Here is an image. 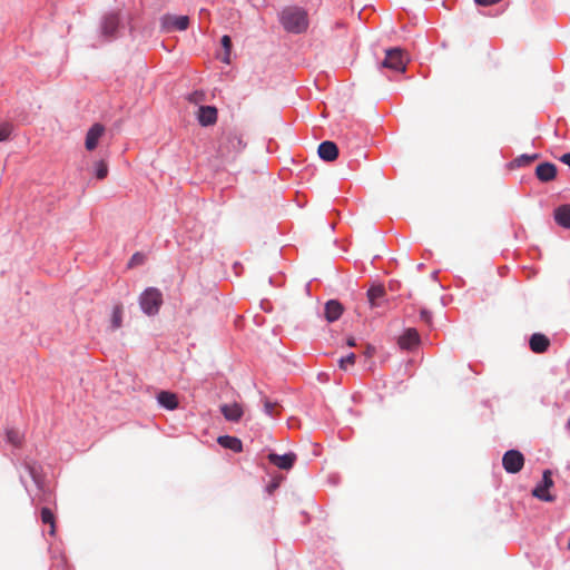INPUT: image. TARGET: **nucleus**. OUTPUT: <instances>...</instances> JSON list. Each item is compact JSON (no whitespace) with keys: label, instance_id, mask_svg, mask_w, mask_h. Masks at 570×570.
I'll return each mask as SVG.
<instances>
[{"label":"nucleus","instance_id":"1","mask_svg":"<svg viewBox=\"0 0 570 570\" xmlns=\"http://www.w3.org/2000/svg\"><path fill=\"white\" fill-rule=\"evenodd\" d=\"M131 20V14H126L121 9H110L104 12L97 28L98 38L102 42L111 43L124 35L127 27L132 36L135 28Z\"/></svg>","mask_w":570,"mask_h":570},{"label":"nucleus","instance_id":"2","mask_svg":"<svg viewBox=\"0 0 570 570\" xmlns=\"http://www.w3.org/2000/svg\"><path fill=\"white\" fill-rule=\"evenodd\" d=\"M277 21L283 30L291 35H304L309 28V16L306 8L288 4L277 11Z\"/></svg>","mask_w":570,"mask_h":570},{"label":"nucleus","instance_id":"3","mask_svg":"<svg viewBox=\"0 0 570 570\" xmlns=\"http://www.w3.org/2000/svg\"><path fill=\"white\" fill-rule=\"evenodd\" d=\"M384 58L377 61L380 70L387 69L396 75L405 72L410 59L401 47H389L384 50Z\"/></svg>","mask_w":570,"mask_h":570},{"label":"nucleus","instance_id":"4","mask_svg":"<svg viewBox=\"0 0 570 570\" xmlns=\"http://www.w3.org/2000/svg\"><path fill=\"white\" fill-rule=\"evenodd\" d=\"M139 304L145 314L154 316L163 305V294L158 288L148 287L141 293Z\"/></svg>","mask_w":570,"mask_h":570},{"label":"nucleus","instance_id":"5","mask_svg":"<svg viewBox=\"0 0 570 570\" xmlns=\"http://www.w3.org/2000/svg\"><path fill=\"white\" fill-rule=\"evenodd\" d=\"M160 32L186 31L190 24V18L186 14L166 12L159 18Z\"/></svg>","mask_w":570,"mask_h":570},{"label":"nucleus","instance_id":"6","mask_svg":"<svg viewBox=\"0 0 570 570\" xmlns=\"http://www.w3.org/2000/svg\"><path fill=\"white\" fill-rule=\"evenodd\" d=\"M195 118L200 127H212L217 122L218 109L215 105H199Z\"/></svg>","mask_w":570,"mask_h":570},{"label":"nucleus","instance_id":"7","mask_svg":"<svg viewBox=\"0 0 570 570\" xmlns=\"http://www.w3.org/2000/svg\"><path fill=\"white\" fill-rule=\"evenodd\" d=\"M502 465L508 473H518L524 465V456L518 450H509L503 454Z\"/></svg>","mask_w":570,"mask_h":570},{"label":"nucleus","instance_id":"8","mask_svg":"<svg viewBox=\"0 0 570 570\" xmlns=\"http://www.w3.org/2000/svg\"><path fill=\"white\" fill-rule=\"evenodd\" d=\"M106 127L101 122H94L86 131L85 148L88 151H94L98 147L99 141L104 137Z\"/></svg>","mask_w":570,"mask_h":570},{"label":"nucleus","instance_id":"9","mask_svg":"<svg viewBox=\"0 0 570 570\" xmlns=\"http://www.w3.org/2000/svg\"><path fill=\"white\" fill-rule=\"evenodd\" d=\"M553 485L552 480V473L550 470H546L542 475V483L537 485L533 491L532 495L546 501V502H552L554 500V497L549 494L548 490Z\"/></svg>","mask_w":570,"mask_h":570},{"label":"nucleus","instance_id":"10","mask_svg":"<svg viewBox=\"0 0 570 570\" xmlns=\"http://www.w3.org/2000/svg\"><path fill=\"white\" fill-rule=\"evenodd\" d=\"M246 147V142L243 137L236 131L227 132L220 141V148H226L228 151L239 154Z\"/></svg>","mask_w":570,"mask_h":570},{"label":"nucleus","instance_id":"11","mask_svg":"<svg viewBox=\"0 0 570 570\" xmlns=\"http://www.w3.org/2000/svg\"><path fill=\"white\" fill-rule=\"evenodd\" d=\"M338 146L335 141L326 139L318 144L317 155L321 160L331 163L338 157Z\"/></svg>","mask_w":570,"mask_h":570},{"label":"nucleus","instance_id":"12","mask_svg":"<svg viewBox=\"0 0 570 570\" xmlns=\"http://www.w3.org/2000/svg\"><path fill=\"white\" fill-rule=\"evenodd\" d=\"M219 47L223 52H217L216 58L225 65H230L233 59L236 57L233 55L232 37L229 35H223L219 40Z\"/></svg>","mask_w":570,"mask_h":570},{"label":"nucleus","instance_id":"13","mask_svg":"<svg viewBox=\"0 0 570 570\" xmlns=\"http://www.w3.org/2000/svg\"><path fill=\"white\" fill-rule=\"evenodd\" d=\"M385 289L382 285H373L367 291V302L371 308H379L385 304Z\"/></svg>","mask_w":570,"mask_h":570},{"label":"nucleus","instance_id":"14","mask_svg":"<svg viewBox=\"0 0 570 570\" xmlns=\"http://www.w3.org/2000/svg\"><path fill=\"white\" fill-rule=\"evenodd\" d=\"M558 174L557 164L550 160H543L534 168V178H557Z\"/></svg>","mask_w":570,"mask_h":570},{"label":"nucleus","instance_id":"15","mask_svg":"<svg viewBox=\"0 0 570 570\" xmlns=\"http://www.w3.org/2000/svg\"><path fill=\"white\" fill-rule=\"evenodd\" d=\"M296 460V455L294 453H286L283 455L271 453L268 455V461L275 466L282 470H289Z\"/></svg>","mask_w":570,"mask_h":570},{"label":"nucleus","instance_id":"16","mask_svg":"<svg viewBox=\"0 0 570 570\" xmlns=\"http://www.w3.org/2000/svg\"><path fill=\"white\" fill-rule=\"evenodd\" d=\"M529 346L533 353H544L550 346V340L541 333H534L531 335Z\"/></svg>","mask_w":570,"mask_h":570},{"label":"nucleus","instance_id":"17","mask_svg":"<svg viewBox=\"0 0 570 570\" xmlns=\"http://www.w3.org/2000/svg\"><path fill=\"white\" fill-rule=\"evenodd\" d=\"M420 342V336L416 330L409 328L399 338V345L403 350H411Z\"/></svg>","mask_w":570,"mask_h":570},{"label":"nucleus","instance_id":"18","mask_svg":"<svg viewBox=\"0 0 570 570\" xmlns=\"http://www.w3.org/2000/svg\"><path fill=\"white\" fill-rule=\"evenodd\" d=\"M220 412L227 421L232 422H238L244 413L238 403L224 404L220 406Z\"/></svg>","mask_w":570,"mask_h":570},{"label":"nucleus","instance_id":"19","mask_svg":"<svg viewBox=\"0 0 570 570\" xmlns=\"http://www.w3.org/2000/svg\"><path fill=\"white\" fill-rule=\"evenodd\" d=\"M540 157V154L538 153H533V154H521L519 155L517 158H514L513 160L509 161L505 164V167L508 169H515V168H520V167H524V166H528L530 165L531 163H533L535 159H538Z\"/></svg>","mask_w":570,"mask_h":570},{"label":"nucleus","instance_id":"20","mask_svg":"<svg viewBox=\"0 0 570 570\" xmlns=\"http://www.w3.org/2000/svg\"><path fill=\"white\" fill-rule=\"evenodd\" d=\"M343 313V306L338 301L332 299L325 304V318L332 323L337 321Z\"/></svg>","mask_w":570,"mask_h":570},{"label":"nucleus","instance_id":"21","mask_svg":"<svg viewBox=\"0 0 570 570\" xmlns=\"http://www.w3.org/2000/svg\"><path fill=\"white\" fill-rule=\"evenodd\" d=\"M217 442L220 446H223L225 449H229L236 453L243 451V443L236 436L222 435V436H218Z\"/></svg>","mask_w":570,"mask_h":570},{"label":"nucleus","instance_id":"22","mask_svg":"<svg viewBox=\"0 0 570 570\" xmlns=\"http://www.w3.org/2000/svg\"><path fill=\"white\" fill-rule=\"evenodd\" d=\"M554 219L560 226L570 229V205L558 207L554 210Z\"/></svg>","mask_w":570,"mask_h":570},{"label":"nucleus","instance_id":"23","mask_svg":"<svg viewBox=\"0 0 570 570\" xmlns=\"http://www.w3.org/2000/svg\"><path fill=\"white\" fill-rule=\"evenodd\" d=\"M157 400L161 406L167 410H175L178 406V401L176 394L167 391H161Z\"/></svg>","mask_w":570,"mask_h":570},{"label":"nucleus","instance_id":"24","mask_svg":"<svg viewBox=\"0 0 570 570\" xmlns=\"http://www.w3.org/2000/svg\"><path fill=\"white\" fill-rule=\"evenodd\" d=\"M41 521L43 524H48L50 527V530H49L50 535H55V533H56V517L49 508L41 509Z\"/></svg>","mask_w":570,"mask_h":570},{"label":"nucleus","instance_id":"25","mask_svg":"<svg viewBox=\"0 0 570 570\" xmlns=\"http://www.w3.org/2000/svg\"><path fill=\"white\" fill-rule=\"evenodd\" d=\"M109 166L107 160L98 159L92 165L94 178H105L108 175Z\"/></svg>","mask_w":570,"mask_h":570},{"label":"nucleus","instance_id":"26","mask_svg":"<svg viewBox=\"0 0 570 570\" xmlns=\"http://www.w3.org/2000/svg\"><path fill=\"white\" fill-rule=\"evenodd\" d=\"M13 125L10 121H0V142L12 139Z\"/></svg>","mask_w":570,"mask_h":570},{"label":"nucleus","instance_id":"27","mask_svg":"<svg viewBox=\"0 0 570 570\" xmlns=\"http://www.w3.org/2000/svg\"><path fill=\"white\" fill-rule=\"evenodd\" d=\"M122 314L124 308L121 304H118L114 307L112 315H111V330H118L121 327L122 324Z\"/></svg>","mask_w":570,"mask_h":570},{"label":"nucleus","instance_id":"28","mask_svg":"<svg viewBox=\"0 0 570 570\" xmlns=\"http://www.w3.org/2000/svg\"><path fill=\"white\" fill-rule=\"evenodd\" d=\"M6 436H7V441L10 444H12L13 446L19 448L22 445L23 435H22V433H20V431L16 430V429H8Z\"/></svg>","mask_w":570,"mask_h":570},{"label":"nucleus","instance_id":"29","mask_svg":"<svg viewBox=\"0 0 570 570\" xmlns=\"http://www.w3.org/2000/svg\"><path fill=\"white\" fill-rule=\"evenodd\" d=\"M206 99V94L203 89H194L186 95V100L189 104L202 105L200 102Z\"/></svg>","mask_w":570,"mask_h":570},{"label":"nucleus","instance_id":"30","mask_svg":"<svg viewBox=\"0 0 570 570\" xmlns=\"http://www.w3.org/2000/svg\"><path fill=\"white\" fill-rule=\"evenodd\" d=\"M356 360V355L354 353H350L347 356L342 357L338 362V366L341 370H347L348 365H354Z\"/></svg>","mask_w":570,"mask_h":570},{"label":"nucleus","instance_id":"31","mask_svg":"<svg viewBox=\"0 0 570 570\" xmlns=\"http://www.w3.org/2000/svg\"><path fill=\"white\" fill-rule=\"evenodd\" d=\"M264 407H265V412L271 416H275L278 414V404L277 403H273V402L266 400L264 403Z\"/></svg>","mask_w":570,"mask_h":570},{"label":"nucleus","instance_id":"32","mask_svg":"<svg viewBox=\"0 0 570 570\" xmlns=\"http://www.w3.org/2000/svg\"><path fill=\"white\" fill-rule=\"evenodd\" d=\"M142 262H144V256L139 253H136L132 255V257L129 261V267L141 264Z\"/></svg>","mask_w":570,"mask_h":570},{"label":"nucleus","instance_id":"33","mask_svg":"<svg viewBox=\"0 0 570 570\" xmlns=\"http://www.w3.org/2000/svg\"><path fill=\"white\" fill-rule=\"evenodd\" d=\"M558 159L570 169V151L563 153Z\"/></svg>","mask_w":570,"mask_h":570},{"label":"nucleus","instance_id":"34","mask_svg":"<svg viewBox=\"0 0 570 570\" xmlns=\"http://www.w3.org/2000/svg\"><path fill=\"white\" fill-rule=\"evenodd\" d=\"M375 353V348L371 345H367L365 351H364V354L367 356V357H372Z\"/></svg>","mask_w":570,"mask_h":570},{"label":"nucleus","instance_id":"35","mask_svg":"<svg viewBox=\"0 0 570 570\" xmlns=\"http://www.w3.org/2000/svg\"><path fill=\"white\" fill-rule=\"evenodd\" d=\"M346 344L350 347L355 346L356 345L355 338L354 337H348L347 341H346Z\"/></svg>","mask_w":570,"mask_h":570},{"label":"nucleus","instance_id":"36","mask_svg":"<svg viewBox=\"0 0 570 570\" xmlns=\"http://www.w3.org/2000/svg\"><path fill=\"white\" fill-rule=\"evenodd\" d=\"M421 316H422V318H423V320H425L426 322L430 320V314H429L428 312H425V311H423V312L421 313Z\"/></svg>","mask_w":570,"mask_h":570},{"label":"nucleus","instance_id":"37","mask_svg":"<svg viewBox=\"0 0 570 570\" xmlns=\"http://www.w3.org/2000/svg\"><path fill=\"white\" fill-rule=\"evenodd\" d=\"M120 120L115 122L116 127H119Z\"/></svg>","mask_w":570,"mask_h":570},{"label":"nucleus","instance_id":"38","mask_svg":"<svg viewBox=\"0 0 570 570\" xmlns=\"http://www.w3.org/2000/svg\"><path fill=\"white\" fill-rule=\"evenodd\" d=\"M568 428H569V430H570V417H569V421H568Z\"/></svg>","mask_w":570,"mask_h":570}]
</instances>
